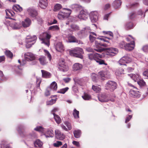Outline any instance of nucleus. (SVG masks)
Here are the masks:
<instances>
[{
  "mask_svg": "<svg viewBox=\"0 0 148 148\" xmlns=\"http://www.w3.org/2000/svg\"><path fill=\"white\" fill-rule=\"evenodd\" d=\"M143 50L145 52H148V45L144 46L143 48Z\"/></svg>",
  "mask_w": 148,
  "mask_h": 148,
  "instance_id": "obj_64",
  "label": "nucleus"
},
{
  "mask_svg": "<svg viewBox=\"0 0 148 148\" xmlns=\"http://www.w3.org/2000/svg\"><path fill=\"white\" fill-rule=\"evenodd\" d=\"M108 95L105 93H101L99 94L98 99L99 101L102 102H107L109 101Z\"/></svg>",
  "mask_w": 148,
  "mask_h": 148,
  "instance_id": "obj_11",
  "label": "nucleus"
},
{
  "mask_svg": "<svg viewBox=\"0 0 148 148\" xmlns=\"http://www.w3.org/2000/svg\"><path fill=\"white\" fill-rule=\"evenodd\" d=\"M96 38L93 37L91 34L89 35V39L90 41L91 42H93L95 40Z\"/></svg>",
  "mask_w": 148,
  "mask_h": 148,
  "instance_id": "obj_63",
  "label": "nucleus"
},
{
  "mask_svg": "<svg viewBox=\"0 0 148 148\" xmlns=\"http://www.w3.org/2000/svg\"><path fill=\"white\" fill-rule=\"evenodd\" d=\"M70 55L75 57L79 58L81 59L83 58V54L84 53L83 49L79 47L74 48L69 51Z\"/></svg>",
  "mask_w": 148,
  "mask_h": 148,
  "instance_id": "obj_2",
  "label": "nucleus"
},
{
  "mask_svg": "<svg viewBox=\"0 0 148 148\" xmlns=\"http://www.w3.org/2000/svg\"><path fill=\"white\" fill-rule=\"evenodd\" d=\"M130 96L134 98H139L140 95L139 91L131 89L129 92Z\"/></svg>",
  "mask_w": 148,
  "mask_h": 148,
  "instance_id": "obj_21",
  "label": "nucleus"
},
{
  "mask_svg": "<svg viewBox=\"0 0 148 148\" xmlns=\"http://www.w3.org/2000/svg\"><path fill=\"white\" fill-rule=\"evenodd\" d=\"M91 31V30L89 27H86L81 30L80 32L81 34L85 35H87L90 33Z\"/></svg>",
  "mask_w": 148,
  "mask_h": 148,
  "instance_id": "obj_24",
  "label": "nucleus"
},
{
  "mask_svg": "<svg viewBox=\"0 0 148 148\" xmlns=\"http://www.w3.org/2000/svg\"><path fill=\"white\" fill-rule=\"evenodd\" d=\"M89 15L88 11L87 10L83 9L79 12L78 17L81 19L86 20L87 19Z\"/></svg>",
  "mask_w": 148,
  "mask_h": 148,
  "instance_id": "obj_6",
  "label": "nucleus"
},
{
  "mask_svg": "<svg viewBox=\"0 0 148 148\" xmlns=\"http://www.w3.org/2000/svg\"><path fill=\"white\" fill-rule=\"evenodd\" d=\"M121 0H116L113 2L112 5L115 9H117L121 6Z\"/></svg>",
  "mask_w": 148,
  "mask_h": 148,
  "instance_id": "obj_26",
  "label": "nucleus"
},
{
  "mask_svg": "<svg viewBox=\"0 0 148 148\" xmlns=\"http://www.w3.org/2000/svg\"><path fill=\"white\" fill-rule=\"evenodd\" d=\"M62 145V143L60 141H57L56 143L53 144V145L55 147H58Z\"/></svg>",
  "mask_w": 148,
  "mask_h": 148,
  "instance_id": "obj_57",
  "label": "nucleus"
},
{
  "mask_svg": "<svg viewBox=\"0 0 148 148\" xmlns=\"http://www.w3.org/2000/svg\"><path fill=\"white\" fill-rule=\"evenodd\" d=\"M92 89L96 92H99L101 90V88L100 86L99 85H92Z\"/></svg>",
  "mask_w": 148,
  "mask_h": 148,
  "instance_id": "obj_31",
  "label": "nucleus"
},
{
  "mask_svg": "<svg viewBox=\"0 0 148 148\" xmlns=\"http://www.w3.org/2000/svg\"><path fill=\"white\" fill-rule=\"evenodd\" d=\"M31 21L28 18H26L24 21L21 22V25L24 28L29 27L31 24Z\"/></svg>",
  "mask_w": 148,
  "mask_h": 148,
  "instance_id": "obj_17",
  "label": "nucleus"
},
{
  "mask_svg": "<svg viewBox=\"0 0 148 148\" xmlns=\"http://www.w3.org/2000/svg\"><path fill=\"white\" fill-rule=\"evenodd\" d=\"M34 130L41 133H43L44 131V129L41 126H37L34 128Z\"/></svg>",
  "mask_w": 148,
  "mask_h": 148,
  "instance_id": "obj_40",
  "label": "nucleus"
},
{
  "mask_svg": "<svg viewBox=\"0 0 148 148\" xmlns=\"http://www.w3.org/2000/svg\"><path fill=\"white\" fill-rule=\"evenodd\" d=\"M58 64V68L60 70L63 72L66 71L68 70V67L65 65L64 60V59L62 58L59 60Z\"/></svg>",
  "mask_w": 148,
  "mask_h": 148,
  "instance_id": "obj_8",
  "label": "nucleus"
},
{
  "mask_svg": "<svg viewBox=\"0 0 148 148\" xmlns=\"http://www.w3.org/2000/svg\"><path fill=\"white\" fill-rule=\"evenodd\" d=\"M137 82L140 86H144L146 85L145 82L143 79H140Z\"/></svg>",
  "mask_w": 148,
  "mask_h": 148,
  "instance_id": "obj_49",
  "label": "nucleus"
},
{
  "mask_svg": "<svg viewBox=\"0 0 148 148\" xmlns=\"http://www.w3.org/2000/svg\"><path fill=\"white\" fill-rule=\"evenodd\" d=\"M132 115H129L127 116L125 119V123H127V122H129L130 120L131 119L132 117Z\"/></svg>",
  "mask_w": 148,
  "mask_h": 148,
  "instance_id": "obj_59",
  "label": "nucleus"
},
{
  "mask_svg": "<svg viewBox=\"0 0 148 148\" xmlns=\"http://www.w3.org/2000/svg\"><path fill=\"white\" fill-rule=\"evenodd\" d=\"M75 6H75V10H78V9H79L81 10L82 9H83V8L81 5H80L77 4H75Z\"/></svg>",
  "mask_w": 148,
  "mask_h": 148,
  "instance_id": "obj_62",
  "label": "nucleus"
},
{
  "mask_svg": "<svg viewBox=\"0 0 148 148\" xmlns=\"http://www.w3.org/2000/svg\"><path fill=\"white\" fill-rule=\"evenodd\" d=\"M22 68L20 66H18L15 68V72L18 75H21L22 73Z\"/></svg>",
  "mask_w": 148,
  "mask_h": 148,
  "instance_id": "obj_36",
  "label": "nucleus"
},
{
  "mask_svg": "<svg viewBox=\"0 0 148 148\" xmlns=\"http://www.w3.org/2000/svg\"><path fill=\"white\" fill-rule=\"evenodd\" d=\"M49 29L53 30H58L59 29V28L57 25H53L50 27H49Z\"/></svg>",
  "mask_w": 148,
  "mask_h": 148,
  "instance_id": "obj_51",
  "label": "nucleus"
},
{
  "mask_svg": "<svg viewBox=\"0 0 148 148\" xmlns=\"http://www.w3.org/2000/svg\"><path fill=\"white\" fill-rule=\"evenodd\" d=\"M73 134L75 138H79L81 136V132L80 130H75L73 132Z\"/></svg>",
  "mask_w": 148,
  "mask_h": 148,
  "instance_id": "obj_35",
  "label": "nucleus"
},
{
  "mask_svg": "<svg viewBox=\"0 0 148 148\" xmlns=\"http://www.w3.org/2000/svg\"><path fill=\"white\" fill-rule=\"evenodd\" d=\"M89 59L91 60H95L99 64H105L107 65V64H105L104 60H101L99 58L102 57V55L99 54L95 53H90L88 54Z\"/></svg>",
  "mask_w": 148,
  "mask_h": 148,
  "instance_id": "obj_1",
  "label": "nucleus"
},
{
  "mask_svg": "<svg viewBox=\"0 0 148 148\" xmlns=\"http://www.w3.org/2000/svg\"><path fill=\"white\" fill-rule=\"evenodd\" d=\"M24 128V127L23 125H19L17 128V130L18 132L23 137L24 136H25L22 135L23 134V132L22 131V130H23Z\"/></svg>",
  "mask_w": 148,
  "mask_h": 148,
  "instance_id": "obj_30",
  "label": "nucleus"
},
{
  "mask_svg": "<svg viewBox=\"0 0 148 148\" xmlns=\"http://www.w3.org/2000/svg\"><path fill=\"white\" fill-rule=\"evenodd\" d=\"M24 56L25 60L27 61H32L35 59V55L30 52H27L25 53Z\"/></svg>",
  "mask_w": 148,
  "mask_h": 148,
  "instance_id": "obj_14",
  "label": "nucleus"
},
{
  "mask_svg": "<svg viewBox=\"0 0 148 148\" xmlns=\"http://www.w3.org/2000/svg\"><path fill=\"white\" fill-rule=\"evenodd\" d=\"M64 124L68 127L69 130L71 129L72 127L70 123L68 122H64Z\"/></svg>",
  "mask_w": 148,
  "mask_h": 148,
  "instance_id": "obj_58",
  "label": "nucleus"
},
{
  "mask_svg": "<svg viewBox=\"0 0 148 148\" xmlns=\"http://www.w3.org/2000/svg\"><path fill=\"white\" fill-rule=\"evenodd\" d=\"M133 26L132 23L131 22L127 23L125 25V27L127 30L132 28Z\"/></svg>",
  "mask_w": 148,
  "mask_h": 148,
  "instance_id": "obj_41",
  "label": "nucleus"
},
{
  "mask_svg": "<svg viewBox=\"0 0 148 148\" xmlns=\"http://www.w3.org/2000/svg\"><path fill=\"white\" fill-rule=\"evenodd\" d=\"M10 26L13 29L18 30L22 27L21 25L20 22H13L10 24Z\"/></svg>",
  "mask_w": 148,
  "mask_h": 148,
  "instance_id": "obj_18",
  "label": "nucleus"
},
{
  "mask_svg": "<svg viewBox=\"0 0 148 148\" xmlns=\"http://www.w3.org/2000/svg\"><path fill=\"white\" fill-rule=\"evenodd\" d=\"M52 91L50 89V88H49L48 87L47 88L45 92V95L46 96L49 95Z\"/></svg>",
  "mask_w": 148,
  "mask_h": 148,
  "instance_id": "obj_52",
  "label": "nucleus"
},
{
  "mask_svg": "<svg viewBox=\"0 0 148 148\" xmlns=\"http://www.w3.org/2000/svg\"><path fill=\"white\" fill-rule=\"evenodd\" d=\"M69 42H77L78 40L73 36H70L68 38Z\"/></svg>",
  "mask_w": 148,
  "mask_h": 148,
  "instance_id": "obj_34",
  "label": "nucleus"
},
{
  "mask_svg": "<svg viewBox=\"0 0 148 148\" xmlns=\"http://www.w3.org/2000/svg\"><path fill=\"white\" fill-rule=\"evenodd\" d=\"M48 88H50L52 91L56 90L57 88V84L56 82H53L51 84L50 87Z\"/></svg>",
  "mask_w": 148,
  "mask_h": 148,
  "instance_id": "obj_29",
  "label": "nucleus"
},
{
  "mask_svg": "<svg viewBox=\"0 0 148 148\" xmlns=\"http://www.w3.org/2000/svg\"><path fill=\"white\" fill-rule=\"evenodd\" d=\"M82 67V65L78 63L74 64L73 67V69L74 71H78L80 70Z\"/></svg>",
  "mask_w": 148,
  "mask_h": 148,
  "instance_id": "obj_27",
  "label": "nucleus"
},
{
  "mask_svg": "<svg viewBox=\"0 0 148 148\" xmlns=\"http://www.w3.org/2000/svg\"><path fill=\"white\" fill-rule=\"evenodd\" d=\"M71 13V10L68 8H64L60 12L58 15V17L60 20L68 18Z\"/></svg>",
  "mask_w": 148,
  "mask_h": 148,
  "instance_id": "obj_3",
  "label": "nucleus"
},
{
  "mask_svg": "<svg viewBox=\"0 0 148 148\" xmlns=\"http://www.w3.org/2000/svg\"><path fill=\"white\" fill-rule=\"evenodd\" d=\"M73 115L75 119L79 118V111L77 110L76 109H74L73 110Z\"/></svg>",
  "mask_w": 148,
  "mask_h": 148,
  "instance_id": "obj_46",
  "label": "nucleus"
},
{
  "mask_svg": "<svg viewBox=\"0 0 148 148\" xmlns=\"http://www.w3.org/2000/svg\"><path fill=\"white\" fill-rule=\"evenodd\" d=\"M101 43L97 41V40L95 41V47L98 49H95V50L98 52H101L102 51L104 50L105 49L103 48H101Z\"/></svg>",
  "mask_w": 148,
  "mask_h": 148,
  "instance_id": "obj_23",
  "label": "nucleus"
},
{
  "mask_svg": "<svg viewBox=\"0 0 148 148\" xmlns=\"http://www.w3.org/2000/svg\"><path fill=\"white\" fill-rule=\"evenodd\" d=\"M37 39V37L35 35L27 36L25 40L26 48H28L31 47L35 43Z\"/></svg>",
  "mask_w": 148,
  "mask_h": 148,
  "instance_id": "obj_4",
  "label": "nucleus"
},
{
  "mask_svg": "<svg viewBox=\"0 0 148 148\" xmlns=\"http://www.w3.org/2000/svg\"><path fill=\"white\" fill-rule=\"evenodd\" d=\"M128 75L135 82H137L139 80L140 77L139 75L138 74H131Z\"/></svg>",
  "mask_w": 148,
  "mask_h": 148,
  "instance_id": "obj_25",
  "label": "nucleus"
},
{
  "mask_svg": "<svg viewBox=\"0 0 148 148\" xmlns=\"http://www.w3.org/2000/svg\"><path fill=\"white\" fill-rule=\"evenodd\" d=\"M5 54L8 58L12 59L13 57V53L10 51L6 50L5 52Z\"/></svg>",
  "mask_w": 148,
  "mask_h": 148,
  "instance_id": "obj_33",
  "label": "nucleus"
},
{
  "mask_svg": "<svg viewBox=\"0 0 148 148\" xmlns=\"http://www.w3.org/2000/svg\"><path fill=\"white\" fill-rule=\"evenodd\" d=\"M82 97L85 100H89L91 99L90 95L86 93H84V95L82 96Z\"/></svg>",
  "mask_w": 148,
  "mask_h": 148,
  "instance_id": "obj_42",
  "label": "nucleus"
},
{
  "mask_svg": "<svg viewBox=\"0 0 148 148\" xmlns=\"http://www.w3.org/2000/svg\"><path fill=\"white\" fill-rule=\"evenodd\" d=\"M56 101V99H52L49 101H47V105H51L55 103Z\"/></svg>",
  "mask_w": 148,
  "mask_h": 148,
  "instance_id": "obj_56",
  "label": "nucleus"
},
{
  "mask_svg": "<svg viewBox=\"0 0 148 148\" xmlns=\"http://www.w3.org/2000/svg\"><path fill=\"white\" fill-rule=\"evenodd\" d=\"M55 47L56 50L58 52H62L64 50L63 45L60 42H58L55 45Z\"/></svg>",
  "mask_w": 148,
  "mask_h": 148,
  "instance_id": "obj_19",
  "label": "nucleus"
},
{
  "mask_svg": "<svg viewBox=\"0 0 148 148\" xmlns=\"http://www.w3.org/2000/svg\"><path fill=\"white\" fill-rule=\"evenodd\" d=\"M13 8L15 11L18 10L19 12H21L22 10V8L19 5H14Z\"/></svg>",
  "mask_w": 148,
  "mask_h": 148,
  "instance_id": "obj_47",
  "label": "nucleus"
},
{
  "mask_svg": "<svg viewBox=\"0 0 148 148\" xmlns=\"http://www.w3.org/2000/svg\"><path fill=\"white\" fill-rule=\"evenodd\" d=\"M43 36L45 38H42L41 40L42 41V43H44L45 45L49 46V39L51 37V35L47 34H44Z\"/></svg>",
  "mask_w": 148,
  "mask_h": 148,
  "instance_id": "obj_12",
  "label": "nucleus"
},
{
  "mask_svg": "<svg viewBox=\"0 0 148 148\" xmlns=\"http://www.w3.org/2000/svg\"><path fill=\"white\" fill-rule=\"evenodd\" d=\"M38 5L41 8L45 9L48 5V0H39Z\"/></svg>",
  "mask_w": 148,
  "mask_h": 148,
  "instance_id": "obj_20",
  "label": "nucleus"
},
{
  "mask_svg": "<svg viewBox=\"0 0 148 148\" xmlns=\"http://www.w3.org/2000/svg\"><path fill=\"white\" fill-rule=\"evenodd\" d=\"M117 85L116 82L112 81H108L105 85L106 88L109 89L110 91H114L117 88Z\"/></svg>",
  "mask_w": 148,
  "mask_h": 148,
  "instance_id": "obj_5",
  "label": "nucleus"
},
{
  "mask_svg": "<svg viewBox=\"0 0 148 148\" xmlns=\"http://www.w3.org/2000/svg\"><path fill=\"white\" fill-rule=\"evenodd\" d=\"M132 59L129 55L127 54L122 57L119 60V63L121 65H125L126 63L131 62Z\"/></svg>",
  "mask_w": 148,
  "mask_h": 148,
  "instance_id": "obj_7",
  "label": "nucleus"
},
{
  "mask_svg": "<svg viewBox=\"0 0 148 148\" xmlns=\"http://www.w3.org/2000/svg\"><path fill=\"white\" fill-rule=\"evenodd\" d=\"M91 77L93 81L96 82L97 80V75L94 73H92L91 75Z\"/></svg>",
  "mask_w": 148,
  "mask_h": 148,
  "instance_id": "obj_53",
  "label": "nucleus"
},
{
  "mask_svg": "<svg viewBox=\"0 0 148 148\" xmlns=\"http://www.w3.org/2000/svg\"><path fill=\"white\" fill-rule=\"evenodd\" d=\"M28 15L31 18H35L37 15L36 11L33 8H29L27 10Z\"/></svg>",
  "mask_w": 148,
  "mask_h": 148,
  "instance_id": "obj_13",
  "label": "nucleus"
},
{
  "mask_svg": "<svg viewBox=\"0 0 148 148\" xmlns=\"http://www.w3.org/2000/svg\"><path fill=\"white\" fill-rule=\"evenodd\" d=\"M62 8V6L60 4L57 3L54 6V11H56L59 10L61 8Z\"/></svg>",
  "mask_w": 148,
  "mask_h": 148,
  "instance_id": "obj_50",
  "label": "nucleus"
},
{
  "mask_svg": "<svg viewBox=\"0 0 148 148\" xmlns=\"http://www.w3.org/2000/svg\"><path fill=\"white\" fill-rule=\"evenodd\" d=\"M106 49L108 50V52L110 53V55L112 56H115L119 52L118 49L115 48H107Z\"/></svg>",
  "mask_w": 148,
  "mask_h": 148,
  "instance_id": "obj_16",
  "label": "nucleus"
},
{
  "mask_svg": "<svg viewBox=\"0 0 148 148\" xmlns=\"http://www.w3.org/2000/svg\"><path fill=\"white\" fill-rule=\"evenodd\" d=\"M41 71L43 77L49 78L51 77V75L50 73L44 70H41Z\"/></svg>",
  "mask_w": 148,
  "mask_h": 148,
  "instance_id": "obj_28",
  "label": "nucleus"
},
{
  "mask_svg": "<svg viewBox=\"0 0 148 148\" xmlns=\"http://www.w3.org/2000/svg\"><path fill=\"white\" fill-rule=\"evenodd\" d=\"M44 51L45 53V55L47 56L49 59V60H51V56L49 52L46 50H44Z\"/></svg>",
  "mask_w": 148,
  "mask_h": 148,
  "instance_id": "obj_54",
  "label": "nucleus"
},
{
  "mask_svg": "<svg viewBox=\"0 0 148 148\" xmlns=\"http://www.w3.org/2000/svg\"><path fill=\"white\" fill-rule=\"evenodd\" d=\"M55 134L56 138L60 140H63L65 138V135L58 129L55 130Z\"/></svg>",
  "mask_w": 148,
  "mask_h": 148,
  "instance_id": "obj_15",
  "label": "nucleus"
},
{
  "mask_svg": "<svg viewBox=\"0 0 148 148\" xmlns=\"http://www.w3.org/2000/svg\"><path fill=\"white\" fill-rule=\"evenodd\" d=\"M126 39L127 41H131V42L132 41H134V40H134V38L130 35H129V37H127L126 38Z\"/></svg>",
  "mask_w": 148,
  "mask_h": 148,
  "instance_id": "obj_61",
  "label": "nucleus"
},
{
  "mask_svg": "<svg viewBox=\"0 0 148 148\" xmlns=\"http://www.w3.org/2000/svg\"><path fill=\"white\" fill-rule=\"evenodd\" d=\"M69 88L68 87H66L60 89V90L57 91V92L58 93L61 94H64L68 90Z\"/></svg>",
  "mask_w": 148,
  "mask_h": 148,
  "instance_id": "obj_45",
  "label": "nucleus"
},
{
  "mask_svg": "<svg viewBox=\"0 0 148 148\" xmlns=\"http://www.w3.org/2000/svg\"><path fill=\"white\" fill-rule=\"evenodd\" d=\"M126 43L124 41H122L119 44V46L120 47L122 48L125 49V46H126Z\"/></svg>",
  "mask_w": 148,
  "mask_h": 148,
  "instance_id": "obj_55",
  "label": "nucleus"
},
{
  "mask_svg": "<svg viewBox=\"0 0 148 148\" xmlns=\"http://www.w3.org/2000/svg\"><path fill=\"white\" fill-rule=\"evenodd\" d=\"M39 60L40 62V63L42 65H45L47 63L45 57L44 56H42L39 59Z\"/></svg>",
  "mask_w": 148,
  "mask_h": 148,
  "instance_id": "obj_39",
  "label": "nucleus"
},
{
  "mask_svg": "<svg viewBox=\"0 0 148 148\" xmlns=\"http://www.w3.org/2000/svg\"><path fill=\"white\" fill-rule=\"evenodd\" d=\"M1 147L2 148L4 147L5 146H6L7 145H7V142L5 141H3L1 142Z\"/></svg>",
  "mask_w": 148,
  "mask_h": 148,
  "instance_id": "obj_60",
  "label": "nucleus"
},
{
  "mask_svg": "<svg viewBox=\"0 0 148 148\" xmlns=\"http://www.w3.org/2000/svg\"><path fill=\"white\" fill-rule=\"evenodd\" d=\"M90 18L92 23L96 22L98 20L99 14L97 11L92 12L90 14Z\"/></svg>",
  "mask_w": 148,
  "mask_h": 148,
  "instance_id": "obj_10",
  "label": "nucleus"
},
{
  "mask_svg": "<svg viewBox=\"0 0 148 148\" xmlns=\"http://www.w3.org/2000/svg\"><path fill=\"white\" fill-rule=\"evenodd\" d=\"M53 116L56 122L58 124H60L61 122V119L60 116L54 113H53Z\"/></svg>",
  "mask_w": 148,
  "mask_h": 148,
  "instance_id": "obj_38",
  "label": "nucleus"
},
{
  "mask_svg": "<svg viewBox=\"0 0 148 148\" xmlns=\"http://www.w3.org/2000/svg\"><path fill=\"white\" fill-rule=\"evenodd\" d=\"M134 41H132L130 43L128 44L126 43L125 49L128 51L132 50L134 49Z\"/></svg>",
  "mask_w": 148,
  "mask_h": 148,
  "instance_id": "obj_22",
  "label": "nucleus"
},
{
  "mask_svg": "<svg viewBox=\"0 0 148 148\" xmlns=\"http://www.w3.org/2000/svg\"><path fill=\"white\" fill-rule=\"evenodd\" d=\"M98 75L102 80L108 79L110 77V74L108 71L99 72Z\"/></svg>",
  "mask_w": 148,
  "mask_h": 148,
  "instance_id": "obj_9",
  "label": "nucleus"
},
{
  "mask_svg": "<svg viewBox=\"0 0 148 148\" xmlns=\"http://www.w3.org/2000/svg\"><path fill=\"white\" fill-rule=\"evenodd\" d=\"M70 27L73 31H78L79 29V26L75 24L71 25Z\"/></svg>",
  "mask_w": 148,
  "mask_h": 148,
  "instance_id": "obj_44",
  "label": "nucleus"
},
{
  "mask_svg": "<svg viewBox=\"0 0 148 148\" xmlns=\"http://www.w3.org/2000/svg\"><path fill=\"white\" fill-rule=\"evenodd\" d=\"M47 134L48 135H47L45 134V135L46 137H53L54 136V133L53 131L52 130H48L47 132Z\"/></svg>",
  "mask_w": 148,
  "mask_h": 148,
  "instance_id": "obj_32",
  "label": "nucleus"
},
{
  "mask_svg": "<svg viewBox=\"0 0 148 148\" xmlns=\"http://www.w3.org/2000/svg\"><path fill=\"white\" fill-rule=\"evenodd\" d=\"M34 145L36 147H41L42 145V143L39 140H37L34 143Z\"/></svg>",
  "mask_w": 148,
  "mask_h": 148,
  "instance_id": "obj_43",
  "label": "nucleus"
},
{
  "mask_svg": "<svg viewBox=\"0 0 148 148\" xmlns=\"http://www.w3.org/2000/svg\"><path fill=\"white\" fill-rule=\"evenodd\" d=\"M123 69L122 68H120L116 71L115 74L119 76L120 75L123 73Z\"/></svg>",
  "mask_w": 148,
  "mask_h": 148,
  "instance_id": "obj_48",
  "label": "nucleus"
},
{
  "mask_svg": "<svg viewBox=\"0 0 148 148\" xmlns=\"http://www.w3.org/2000/svg\"><path fill=\"white\" fill-rule=\"evenodd\" d=\"M75 82L79 85L82 86L84 84L85 81L83 78H80L76 79L75 81Z\"/></svg>",
  "mask_w": 148,
  "mask_h": 148,
  "instance_id": "obj_37",
  "label": "nucleus"
}]
</instances>
